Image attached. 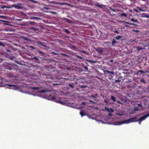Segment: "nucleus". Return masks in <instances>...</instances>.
<instances>
[{
	"instance_id": "obj_48",
	"label": "nucleus",
	"mask_w": 149,
	"mask_h": 149,
	"mask_svg": "<svg viewBox=\"0 0 149 149\" xmlns=\"http://www.w3.org/2000/svg\"><path fill=\"white\" fill-rule=\"evenodd\" d=\"M15 58L14 56H13V57H10L9 58H10V59L11 60H13V58Z\"/></svg>"
},
{
	"instance_id": "obj_20",
	"label": "nucleus",
	"mask_w": 149,
	"mask_h": 149,
	"mask_svg": "<svg viewBox=\"0 0 149 149\" xmlns=\"http://www.w3.org/2000/svg\"><path fill=\"white\" fill-rule=\"evenodd\" d=\"M106 72L108 74H111L113 75L114 74V72L113 71H109L106 70Z\"/></svg>"
},
{
	"instance_id": "obj_25",
	"label": "nucleus",
	"mask_w": 149,
	"mask_h": 149,
	"mask_svg": "<svg viewBox=\"0 0 149 149\" xmlns=\"http://www.w3.org/2000/svg\"><path fill=\"white\" fill-rule=\"evenodd\" d=\"M33 60H34L35 61L37 62V61L38 60V58L37 57L34 56L33 58Z\"/></svg>"
},
{
	"instance_id": "obj_10",
	"label": "nucleus",
	"mask_w": 149,
	"mask_h": 149,
	"mask_svg": "<svg viewBox=\"0 0 149 149\" xmlns=\"http://www.w3.org/2000/svg\"><path fill=\"white\" fill-rule=\"evenodd\" d=\"M95 6L98 7L100 8H102L103 7H105V6L102 4H100L99 3H96L95 4Z\"/></svg>"
},
{
	"instance_id": "obj_55",
	"label": "nucleus",
	"mask_w": 149,
	"mask_h": 149,
	"mask_svg": "<svg viewBox=\"0 0 149 149\" xmlns=\"http://www.w3.org/2000/svg\"><path fill=\"white\" fill-rule=\"evenodd\" d=\"M51 13H52V14H56V13L55 12H51Z\"/></svg>"
},
{
	"instance_id": "obj_58",
	"label": "nucleus",
	"mask_w": 149,
	"mask_h": 149,
	"mask_svg": "<svg viewBox=\"0 0 149 149\" xmlns=\"http://www.w3.org/2000/svg\"><path fill=\"white\" fill-rule=\"evenodd\" d=\"M148 101V100H145L144 101V103H145L146 104H147V103L146 102H147Z\"/></svg>"
},
{
	"instance_id": "obj_2",
	"label": "nucleus",
	"mask_w": 149,
	"mask_h": 149,
	"mask_svg": "<svg viewBox=\"0 0 149 149\" xmlns=\"http://www.w3.org/2000/svg\"><path fill=\"white\" fill-rule=\"evenodd\" d=\"M49 98L52 101L58 103H62V102L59 99V97L53 96H49Z\"/></svg>"
},
{
	"instance_id": "obj_7",
	"label": "nucleus",
	"mask_w": 149,
	"mask_h": 149,
	"mask_svg": "<svg viewBox=\"0 0 149 149\" xmlns=\"http://www.w3.org/2000/svg\"><path fill=\"white\" fill-rule=\"evenodd\" d=\"M11 6L18 9H21L22 8L21 4H19L17 5H11Z\"/></svg>"
},
{
	"instance_id": "obj_8",
	"label": "nucleus",
	"mask_w": 149,
	"mask_h": 149,
	"mask_svg": "<svg viewBox=\"0 0 149 149\" xmlns=\"http://www.w3.org/2000/svg\"><path fill=\"white\" fill-rule=\"evenodd\" d=\"M104 109L107 111H108L110 113L113 112L114 111L113 109L112 108H108L106 107H105Z\"/></svg>"
},
{
	"instance_id": "obj_3",
	"label": "nucleus",
	"mask_w": 149,
	"mask_h": 149,
	"mask_svg": "<svg viewBox=\"0 0 149 149\" xmlns=\"http://www.w3.org/2000/svg\"><path fill=\"white\" fill-rule=\"evenodd\" d=\"M37 45L40 48H42V47H47L46 44L44 42H41L39 41H37L36 42Z\"/></svg>"
},
{
	"instance_id": "obj_61",
	"label": "nucleus",
	"mask_w": 149,
	"mask_h": 149,
	"mask_svg": "<svg viewBox=\"0 0 149 149\" xmlns=\"http://www.w3.org/2000/svg\"><path fill=\"white\" fill-rule=\"evenodd\" d=\"M63 55H64V56H67V55L66 54H62Z\"/></svg>"
},
{
	"instance_id": "obj_18",
	"label": "nucleus",
	"mask_w": 149,
	"mask_h": 149,
	"mask_svg": "<svg viewBox=\"0 0 149 149\" xmlns=\"http://www.w3.org/2000/svg\"><path fill=\"white\" fill-rule=\"evenodd\" d=\"M136 50L138 51H140L143 48L141 47H136Z\"/></svg>"
},
{
	"instance_id": "obj_30",
	"label": "nucleus",
	"mask_w": 149,
	"mask_h": 149,
	"mask_svg": "<svg viewBox=\"0 0 149 149\" xmlns=\"http://www.w3.org/2000/svg\"><path fill=\"white\" fill-rule=\"evenodd\" d=\"M109 100L106 99H104V101L107 104H108V103H109Z\"/></svg>"
},
{
	"instance_id": "obj_14",
	"label": "nucleus",
	"mask_w": 149,
	"mask_h": 149,
	"mask_svg": "<svg viewBox=\"0 0 149 149\" xmlns=\"http://www.w3.org/2000/svg\"><path fill=\"white\" fill-rule=\"evenodd\" d=\"M123 23H124V24H130V25H133V26H135V25L134 23H128V22H125V21H123Z\"/></svg>"
},
{
	"instance_id": "obj_43",
	"label": "nucleus",
	"mask_w": 149,
	"mask_h": 149,
	"mask_svg": "<svg viewBox=\"0 0 149 149\" xmlns=\"http://www.w3.org/2000/svg\"><path fill=\"white\" fill-rule=\"evenodd\" d=\"M81 104L83 105H86V103L85 102H83Z\"/></svg>"
},
{
	"instance_id": "obj_15",
	"label": "nucleus",
	"mask_w": 149,
	"mask_h": 149,
	"mask_svg": "<svg viewBox=\"0 0 149 149\" xmlns=\"http://www.w3.org/2000/svg\"><path fill=\"white\" fill-rule=\"evenodd\" d=\"M111 99L114 102L116 101V97L113 96H111Z\"/></svg>"
},
{
	"instance_id": "obj_54",
	"label": "nucleus",
	"mask_w": 149,
	"mask_h": 149,
	"mask_svg": "<svg viewBox=\"0 0 149 149\" xmlns=\"http://www.w3.org/2000/svg\"><path fill=\"white\" fill-rule=\"evenodd\" d=\"M7 8L8 7H7V6H6L2 7V8Z\"/></svg>"
},
{
	"instance_id": "obj_60",
	"label": "nucleus",
	"mask_w": 149,
	"mask_h": 149,
	"mask_svg": "<svg viewBox=\"0 0 149 149\" xmlns=\"http://www.w3.org/2000/svg\"><path fill=\"white\" fill-rule=\"evenodd\" d=\"M109 76L111 77V78H112L113 77V76L112 75H110Z\"/></svg>"
},
{
	"instance_id": "obj_17",
	"label": "nucleus",
	"mask_w": 149,
	"mask_h": 149,
	"mask_svg": "<svg viewBox=\"0 0 149 149\" xmlns=\"http://www.w3.org/2000/svg\"><path fill=\"white\" fill-rule=\"evenodd\" d=\"M39 18L38 17H35L32 16L30 17L29 19H39Z\"/></svg>"
},
{
	"instance_id": "obj_35",
	"label": "nucleus",
	"mask_w": 149,
	"mask_h": 149,
	"mask_svg": "<svg viewBox=\"0 0 149 149\" xmlns=\"http://www.w3.org/2000/svg\"><path fill=\"white\" fill-rule=\"evenodd\" d=\"M84 68L86 71H87L88 70V68L86 66H84Z\"/></svg>"
},
{
	"instance_id": "obj_23",
	"label": "nucleus",
	"mask_w": 149,
	"mask_h": 149,
	"mask_svg": "<svg viewBox=\"0 0 149 149\" xmlns=\"http://www.w3.org/2000/svg\"><path fill=\"white\" fill-rule=\"evenodd\" d=\"M65 20L66 22L70 23H71L72 22L71 20L68 19H65Z\"/></svg>"
},
{
	"instance_id": "obj_50",
	"label": "nucleus",
	"mask_w": 149,
	"mask_h": 149,
	"mask_svg": "<svg viewBox=\"0 0 149 149\" xmlns=\"http://www.w3.org/2000/svg\"><path fill=\"white\" fill-rule=\"evenodd\" d=\"M7 85L9 86H13V85L11 84H7Z\"/></svg>"
},
{
	"instance_id": "obj_42",
	"label": "nucleus",
	"mask_w": 149,
	"mask_h": 149,
	"mask_svg": "<svg viewBox=\"0 0 149 149\" xmlns=\"http://www.w3.org/2000/svg\"><path fill=\"white\" fill-rule=\"evenodd\" d=\"M8 65H9V66L8 67V69L10 70H12V66L11 65H9V64H8Z\"/></svg>"
},
{
	"instance_id": "obj_62",
	"label": "nucleus",
	"mask_w": 149,
	"mask_h": 149,
	"mask_svg": "<svg viewBox=\"0 0 149 149\" xmlns=\"http://www.w3.org/2000/svg\"><path fill=\"white\" fill-rule=\"evenodd\" d=\"M112 115V114L111 113H109V116H111Z\"/></svg>"
},
{
	"instance_id": "obj_49",
	"label": "nucleus",
	"mask_w": 149,
	"mask_h": 149,
	"mask_svg": "<svg viewBox=\"0 0 149 149\" xmlns=\"http://www.w3.org/2000/svg\"><path fill=\"white\" fill-rule=\"evenodd\" d=\"M30 47L33 49H35V48L34 47L32 46H30Z\"/></svg>"
},
{
	"instance_id": "obj_21",
	"label": "nucleus",
	"mask_w": 149,
	"mask_h": 149,
	"mask_svg": "<svg viewBox=\"0 0 149 149\" xmlns=\"http://www.w3.org/2000/svg\"><path fill=\"white\" fill-rule=\"evenodd\" d=\"M117 41L114 39H113L112 42V45H114V44L117 43Z\"/></svg>"
},
{
	"instance_id": "obj_38",
	"label": "nucleus",
	"mask_w": 149,
	"mask_h": 149,
	"mask_svg": "<svg viewBox=\"0 0 149 149\" xmlns=\"http://www.w3.org/2000/svg\"><path fill=\"white\" fill-rule=\"evenodd\" d=\"M79 87L81 88H83L87 87V86L84 85H81L79 86Z\"/></svg>"
},
{
	"instance_id": "obj_6",
	"label": "nucleus",
	"mask_w": 149,
	"mask_h": 149,
	"mask_svg": "<svg viewBox=\"0 0 149 149\" xmlns=\"http://www.w3.org/2000/svg\"><path fill=\"white\" fill-rule=\"evenodd\" d=\"M68 47L70 49L73 50H75L76 51H78L79 49L76 47L75 45H73L71 44H70L68 46Z\"/></svg>"
},
{
	"instance_id": "obj_1",
	"label": "nucleus",
	"mask_w": 149,
	"mask_h": 149,
	"mask_svg": "<svg viewBox=\"0 0 149 149\" xmlns=\"http://www.w3.org/2000/svg\"><path fill=\"white\" fill-rule=\"evenodd\" d=\"M137 116H135L126 120L123 121L119 122V125H122L124 123H130L137 122Z\"/></svg>"
},
{
	"instance_id": "obj_57",
	"label": "nucleus",
	"mask_w": 149,
	"mask_h": 149,
	"mask_svg": "<svg viewBox=\"0 0 149 149\" xmlns=\"http://www.w3.org/2000/svg\"><path fill=\"white\" fill-rule=\"evenodd\" d=\"M110 9H111V10H112V11H115V10H114V9H112L110 7Z\"/></svg>"
},
{
	"instance_id": "obj_39",
	"label": "nucleus",
	"mask_w": 149,
	"mask_h": 149,
	"mask_svg": "<svg viewBox=\"0 0 149 149\" xmlns=\"http://www.w3.org/2000/svg\"><path fill=\"white\" fill-rule=\"evenodd\" d=\"M121 81V80H120V79H118L117 80H115V82H116V83H117V82H120Z\"/></svg>"
},
{
	"instance_id": "obj_27",
	"label": "nucleus",
	"mask_w": 149,
	"mask_h": 149,
	"mask_svg": "<svg viewBox=\"0 0 149 149\" xmlns=\"http://www.w3.org/2000/svg\"><path fill=\"white\" fill-rule=\"evenodd\" d=\"M97 96V94H95L94 95H91V97L93 98H96Z\"/></svg>"
},
{
	"instance_id": "obj_34",
	"label": "nucleus",
	"mask_w": 149,
	"mask_h": 149,
	"mask_svg": "<svg viewBox=\"0 0 149 149\" xmlns=\"http://www.w3.org/2000/svg\"><path fill=\"white\" fill-rule=\"evenodd\" d=\"M141 81L144 84H145L146 83V81L143 79H142L141 80Z\"/></svg>"
},
{
	"instance_id": "obj_44",
	"label": "nucleus",
	"mask_w": 149,
	"mask_h": 149,
	"mask_svg": "<svg viewBox=\"0 0 149 149\" xmlns=\"http://www.w3.org/2000/svg\"><path fill=\"white\" fill-rule=\"evenodd\" d=\"M137 105L138 106L140 107H141L142 106L141 103H139V104H137Z\"/></svg>"
},
{
	"instance_id": "obj_28",
	"label": "nucleus",
	"mask_w": 149,
	"mask_h": 149,
	"mask_svg": "<svg viewBox=\"0 0 149 149\" xmlns=\"http://www.w3.org/2000/svg\"><path fill=\"white\" fill-rule=\"evenodd\" d=\"M145 15L143 16V17H146V18H149V14H146L144 13Z\"/></svg>"
},
{
	"instance_id": "obj_22",
	"label": "nucleus",
	"mask_w": 149,
	"mask_h": 149,
	"mask_svg": "<svg viewBox=\"0 0 149 149\" xmlns=\"http://www.w3.org/2000/svg\"><path fill=\"white\" fill-rule=\"evenodd\" d=\"M64 31L66 33H68V34H69L71 32L70 31H69L68 29H65L64 30Z\"/></svg>"
},
{
	"instance_id": "obj_56",
	"label": "nucleus",
	"mask_w": 149,
	"mask_h": 149,
	"mask_svg": "<svg viewBox=\"0 0 149 149\" xmlns=\"http://www.w3.org/2000/svg\"><path fill=\"white\" fill-rule=\"evenodd\" d=\"M138 121V123H139V124H140V125H141V121H137V122Z\"/></svg>"
},
{
	"instance_id": "obj_36",
	"label": "nucleus",
	"mask_w": 149,
	"mask_h": 149,
	"mask_svg": "<svg viewBox=\"0 0 149 149\" xmlns=\"http://www.w3.org/2000/svg\"><path fill=\"white\" fill-rule=\"evenodd\" d=\"M75 56L81 59H83V57L79 56L78 55H76Z\"/></svg>"
},
{
	"instance_id": "obj_64",
	"label": "nucleus",
	"mask_w": 149,
	"mask_h": 149,
	"mask_svg": "<svg viewBox=\"0 0 149 149\" xmlns=\"http://www.w3.org/2000/svg\"><path fill=\"white\" fill-rule=\"evenodd\" d=\"M129 11L130 12H132V10H129Z\"/></svg>"
},
{
	"instance_id": "obj_5",
	"label": "nucleus",
	"mask_w": 149,
	"mask_h": 149,
	"mask_svg": "<svg viewBox=\"0 0 149 149\" xmlns=\"http://www.w3.org/2000/svg\"><path fill=\"white\" fill-rule=\"evenodd\" d=\"M149 116V114H147L142 117H140V118L137 119V121H142L143 120H145L146 118Z\"/></svg>"
},
{
	"instance_id": "obj_46",
	"label": "nucleus",
	"mask_w": 149,
	"mask_h": 149,
	"mask_svg": "<svg viewBox=\"0 0 149 149\" xmlns=\"http://www.w3.org/2000/svg\"><path fill=\"white\" fill-rule=\"evenodd\" d=\"M134 10L137 13H138L139 12L138 10L136 9H134Z\"/></svg>"
},
{
	"instance_id": "obj_63",
	"label": "nucleus",
	"mask_w": 149,
	"mask_h": 149,
	"mask_svg": "<svg viewBox=\"0 0 149 149\" xmlns=\"http://www.w3.org/2000/svg\"><path fill=\"white\" fill-rule=\"evenodd\" d=\"M17 20H18V21H21V20H22V19H17Z\"/></svg>"
},
{
	"instance_id": "obj_52",
	"label": "nucleus",
	"mask_w": 149,
	"mask_h": 149,
	"mask_svg": "<svg viewBox=\"0 0 149 149\" xmlns=\"http://www.w3.org/2000/svg\"><path fill=\"white\" fill-rule=\"evenodd\" d=\"M89 62H90L91 63H95V62L94 61H89Z\"/></svg>"
},
{
	"instance_id": "obj_33",
	"label": "nucleus",
	"mask_w": 149,
	"mask_h": 149,
	"mask_svg": "<svg viewBox=\"0 0 149 149\" xmlns=\"http://www.w3.org/2000/svg\"><path fill=\"white\" fill-rule=\"evenodd\" d=\"M29 23L31 25H33L35 24V23L31 21H29Z\"/></svg>"
},
{
	"instance_id": "obj_4",
	"label": "nucleus",
	"mask_w": 149,
	"mask_h": 149,
	"mask_svg": "<svg viewBox=\"0 0 149 149\" xmlns=\"http://www.w3.org/2000/svg\"><path fill=\"white\" fill-rule=\"evenodd\" d=\"M94 49L96 51L100 54H102V52H103V48H99L94 47Z\"/></svg>"
},
{
	"instance_id": "obj_12",
	"label": "nucleus",
	"mask_w": 149,
	"mask_h": 149,
	"mask_svg": "<svg viewBox=\"0 0 149 149\" xmlns=\"http://www.w3.org/2000/svg\"><path fill=\"white\" fill-rule=\"evenodd\" d=\"M30 29L31 30H34V31H38V29L36 28V27H31L30 28Z\"/></svg>"
},
{
	"instance_id": "obj_41",
	"label": "nucleus",
	"mask_w": 149,
	"mask_h": 149,
	"mask_svg": "<svg viewBox=\"0 0 149 149\" xmlns=\"http://www.w3.org/2000/svg\"><path fill=\"white\" fill-rule=\"evenodd\" d=\"M113 31L117 34H118L120 33V31L119 30L114 31Z\"/></svg>"
},
{
	"instance_id": "obj_9",
	"label": "nucleus",
	"mask_w": 149,
	"mask_h": 149,
	"mask_svg": "<svg viewBox=\"0 0 149 149\" xmlns=\"http://www.w3.org/2000/svg\"><path fill=\"white\" fill-rule=\"evenodd\" d=\"M42 87H30V88L31 89L33 90H38L39 89L42 88L44 87L40 85Z\"/></svg>"
},
{
	"instance_id": "obj_24",
	"label": "nucleus",
	"mask_w": 149,
	"mask_h": 149,
	"mask_svg": "<svg viewBox=\"0 0 149 149\" xmlns=\"http://www.w3.org/2000/svg\"><path fill=\"white\" fill-rule=\"evenodd\" d=\"M120 15L122 16H125V17H127V15L124 13L120 14Z\"/></svg>"
},
{
	"instance_id": "obj_59",
	"label": "nucleus",
	"mask_w": 149,
	"mask_h": 149,
	"mask_svg": "<svg viewBox=\"0 0 149 149\" xmlns=\"http://www.w3.org/2000/svg\"><path fill=\"white\" fill-rule=\"evenodd\" d=\"M145 73L146 72H147V73H149V71H147V70H146L145 71Z\"/></svg>"
},
{
	"instance_id": "obj_37",
	"label": "nucleus",
	"mask_w": 149,
	"mask_h": 149,
	"mask_svg": "<svg viewBox=\"0 0 149 149\" xmlns=\"http://www.w3.org/2000/svg\"><path fill=\"white\" fill-rule=\"evenodd\" d=\"M63 38H65L67 40H69V36H63Z\"/></svg>"
},
{
	"instance_id": "obj_47",
	"label": "nucleus",
	"mask_w": 149,
	"mask_h": 149,
	"mask_svg": "<svg viewBox=\"0 0 149 149\" xmlns=\"http://www.w3.org/2000/svg\"><path fill=\"white\" fill-rule=\"evenodd\" d=\"M80 52L82 53H84V54H86V52L84 51V50H81L80 51Z\"/></svg>"
},
{
	"instance_id": "obj_11",
	"label": "nucleus",
	"mask_w": 149,
	"mask_h": 149,
	"mask_svg": "<svg viewBox=\"0 0 149 149\" xmlns=\"http://www.w3.org/2000/svg\"><path fill=\"white\" fill-rule=\"evenodd\" d=\"M86 114L87 113H85L82 110L80 112V114L82 117L86 116Z\"/></svg>"
},
{
	"instance_id": "obj_40",
	"label": "nucleus",
	"mask_w": 149,
	"mask_h": 149,
	"mask_svg": "<svg viewBox=\"0 0 149 149\" xmlns=\"http://www.w3.org/2000/svg\"><path fill=\"white\" fill-rule=\"evenodd\" d=\"M131 43H134L135 42L134 40H130L129 41Z\"/></svg>"
},
{
	"instance_id": "obj_32",
	"label": "nucleus",
	"mask_w": 149,
	"mask_h": 149,
	"mask_svg": "<svg viewBox=\"0 0 149 149\" xmlns=\"http://www.w3.org/2000/svg\"><path fill=\"white\" fill-rule=\"evenodd\" d=\"M121 36H118L116 37V38L118 40L121 38Z\"/></svg>"
},
{
	"instance_id": "obj_13",
	"label": "nucleus",
	"mask_w": 149,
	"mask_h": 149,
	"mask_svg": "<svg viewBox=\"0 0 149 149\" xmlns=\"http://www.w3.org/2000/svg\"><path fill=\"white\" fill-rule=\"evenodd\" d=\"M3 79L2 78H0V86H2V85L3 84Z\"/></svg>"
},
{
	"instance_id": "obj_53",
	"label": "nucleus",
	"mask_w": 149,
	"mask_h": 149,
	"mask_svg": "<svg viewBox=\"0 0 149 149\" xmlns=\"http://www.w3.org/2000/svg\"><path fill=\"white\" fill-rule=\"evenodd\" d=\"M52 53L54 55H56L57 54V53H55L54 52H52Z\"/></svg>"
},
{
	"instance_id": "obj_19",
	"label": "nucleus",
	"mask_w": 149,
	"mask_h": 149,
	"mask_svg": "<svg viewBox=\"0 0 149 149\" xmlns=\"http://www.w3.org/2000/svg\"><path fill=\"white\" fill-rule=\"evenodd\" d=\"M69 86L72 88H73L74 87V84L73 83L71 82L70 84H69Z\"/></svg>"
},
{
	"instance_id": "obj_31",
	"label": "nucleus",
	"mask_w": 149,
	"mask_h": 149,
	"mask_svg": "<svg viewBox=\"0 0 149 149\" xmlns=\"http://www.w3.org/2000/svg\"><path fill=\"white\" fill-rule=\"evenodd\" d=\"M130 20L132 21L133 22H136L138 23V21H137V20H135L134 18H132Z\"/></svg>"
},
{
	"instance_id": "obj_26",
	"label": "nucleus",
	"mask_w": 149,
	"mask_h": 149,
	"mask_svg": "<svg viewBox=\"0 0 149 149\" xmlns=\"http://www.w3.org/2000/svg\"><path fill=\"white\" fill-rule=\"evenodd\" d=\"M47 91H46L45 90H40L39 91V92L40 93H45Z\"/></svg>"
},
{
	"instance_id": "obj_29",
	"label": "nucleus",
	"mask_w": 149,
	"mask_h": 149,
	"mask_svg": "<svg viewBox=\"0 0 149 149\" xmlns=\"http://www.w3.org/2000/svg\"><path fill=\"white\" fill-rule=\"evenodd\" d=\"M136 8H137L139 10H140L141 11H142V12L145 11V10H144L142 9V8H140L139 7H137Z\"/></svg>"
},
{
	"instance_id": "obj_45",
	"label": "nucleus",
	"mask_w": 149,
	"mask_h": 149,
	"mask_svg": "<svg viewBox=\"0 0 149 149\" xmlns=\"http://www.w3.org/2000/svg\"><path fill=\"white\" fill-rule=\"evenodd\" d=\"M38 52L40 54H44V53L42 51H38Z\"/></svg>"
},
{
	"instance_id": "obj_16",
	"label": "nucleus",
	"mask_w": 149,
	"mask_h": 149,
	"mask_svg": "<svg viewBox=\"0 0 149 149\" xmlns=\"http://www.w3.org/2000/svg\"><path fill=\"white\" fill-rule=\"evenodd\" d=\"M140 72L141 73H145V72L142 70H140L138 71L137 72V74H139V73Z\"/></svg>"
},
{
	"instance_id": "obj_51",
	"label": "nucleus",
	"mask_w": 149,
	"mask_h": 149,
	"mask_svg": "<svg viewBox=\"0 0 149 149\" xmlns=\"http://www.w3.org/2000/svg\"><path fill=\"white\" fill-rule=\"evenodd\" d=\"M3 44L1 42H0V46H3Z\"/></svg>"
}]
</instances>
